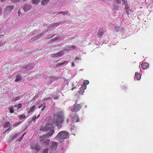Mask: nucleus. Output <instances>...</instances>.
<instances>
[{
	"instance_id": "26",
	"label": "nucleus",
	"mask_w": 153,
	"mask_h": 153,
	"mask_svg": "<svg viewBox=\"0 0 153 153\" xmlns=\"http://www.w3.org/2000/svg\"><path fill=\"white\" fill-rule=\"evenodd\" d=\"M5 42L2 41L0 42V47L3 46L5 44Z\"/></svg>"
},
{
	"instance_id": "61",
	"label": "nucleus",
	"mask_w": 153,
	"mask_h": 153,
	"mask_svg": "<svg viewBox=\"0 0 153 153\" xmlns=\"http://www.w3.org/2000/svg\"><path fill=\"white\" fill-rule=\"evenodd\" d=\"M59 61V60H58L57 61V62H58Z\"/></svg>"
},
{
	"instance_id": "46",
	"label": "nucleus",
	"mask_w": 153,
	"mask_h": 153,
	"mask_svg": "<svg viewBox=\"0 0 153 153\" xmlns=\"http://www.w3.org/2000/svg\"><path fill=\"white\" fill-rule=\"evenodd\" d=\"M72 65L73 66H74V62H72Z\"/></svg>"
},
{
	"instance_id": "9",
	"label": "nucleus",
	"mask_w": 153,
	"mask_h": 153,
	"mask_svg": "<svg viewBox=\"0 0 153 153\" xmlns=\"http://www.w3.org/2000/svg\"><path fill=\"white\" fill-rule=\"evenodd\" d=\"M31 8V6L29 4H25L24 5L23 8L24 10L25 11H27L30 10Z\"/></svg>"
},
{
	"instance_id": "23",
	"label": "nucleus",
	"mask_w": 153,
	"mask_h": 153,
	"mask_svg": "<svg viewBox=\"0 0 153 153\" xmlns=\"http://www.w3.org/2000/svg\"><path fill=\"white\" fill-rule=\"evenodd\" d=\"M9 109H10V112L11 113H13L14 111V108H13V106H11V107Z\"/></svg>"
},
{
	"instance_id": "12",
	"label": "nucleus",
	"mask_w": 153,
	"mask_h": 153,
	"mask_svg": "<svg viewBox=\"0 0 153 153\" xmlns=\"http://www.w3.org/2000/svg\"><path fill=\"white\" fill-rule=\"evenodd\" d=\"M14 8V6L13 5H9L6 8L5 10L7 12H10Z\"/></svg>"
},
{
	"instance_id": "28",
	"label": "nucleus",
	"mask_w": 153,
	"mask_h": 153,
	"mask_svg": "<svg viewBox=\"0 0 153 153\" xmlns=\"http://www.w3.org/2000/svg\"><path fill=\"white\" fill-rule=\"evenodd\" d=\"M83 83L85 85H87L89 84V81L87 80H85L84 81Z\"/></svg>"
},
{
	"instance_id": "1",
	"label": "nucleus",
	"mask_w": 153,
	"mask_h": 153,
	"mask_svg": "<svg viewBox=\"0 0 153 153\" xmlns=\"http://www.w3.org/2000/svg\"><path fill=\"white\" fill-rule=\"evenodd\" d=\"M53 122H52L51 123H48L45 126H42L41 127L40 129L41 131H50L47 134L41 137V140L42 139H44L45 138L49 137L53 135L54 131L53 126Z\"/></svg>"
},
{
	"instance_id": "47",
	"label": "nucleus",
	"mask_w": 153,
	"mask_h": 153,
	"mask_svg": "<svg viewBox=\"0 0 153 153\" xmlns=\"http://www.w3.org/2000/svg\"><path fill=\"white\" fill-rule=\"evenodd\" d=\"M43 108H43V109H44L45 108V107H46V106H45V105H44L43 106Z\"/></svg>"
},
{
	"instance_id": "40",
	"label": "nucleus",
	"mask_w": 153,
	"mask_h": 153,
	"mask_svg": "<svg viewBox=\"0 0 153 153\" xmlns=\"http://www.w3.org/2000/svg\"><path fill=\"white\" fill-rule=\"evenodd\" d=\"M41 36V35L40 34H39L38 35V36H37L35 37V38H36V39H38V36Z\"/></svg>"
},
{
	"instance_id": "43",
	"label": "nucleus",
	"mask_w": 153,
	"mask_h": 153,
	"mask_svg": "<svg viewBox=\"0 0 153 153\" xmlns=\"http://www.w3.org/2000/svg\"><path fill=\"white\" fill-rule=\"evenodd\" d=\"M36 119V116L34 117L33 118V121H34V120H35Z\"/></svg>"
},
{
	"instance_id": "45",
	"label": "nucleus",
	"mask_w": 153,
	"mask_h": 153,
	"mask_svg": "<svg viewBox=\"0 0 153 153\" xmlns=\"http://www.w3.org/2000/svg\"><path fill=\"white\" fill-rule=\"evenodd\" d=\"M79 59V58L78 57H76L75 59V60L76 61V60H78Z\"/></svg>"
},
{
	"instance_id": "2",
	"label": "nucleus",
	"mask_w": 153,
	"mask_h": 153,
	"mask_svg": "<svg viewBox=\"0 0 153 153\" xmlns=\"http://www.w3.org/2000/svg\"><path fill=\"white\" fill-rule=\"evenodd\" d=\"M55 116L56 120H54L53 122H50V123L53 122V124L54 123L57 126H59L64 121V117L63 114L62 112H59L56 114Z\"/></svg>"
},
{
	"instance_id": "18",
	"label": "nucleus",
	"mask_w": 153,
	"mask_h": 153,
	"mask_svg": "<svg viewBox=\"0 0 153 153\" xmlns=\"http://www.w3.org/2000/svg\"><path fill=\"white\" fill-rule=\"evenodd\" d=\"M35 108V106L34 105H33L32 107L30 109V110L28 111V113H29L33 112Z\"/></svg>"
},
{
	"instance_id": "55",
	"label": "nucleus",
	"mask_w": 153,
	"mask_h": 153,
	"mask_svg": "<svg viewBox=\"0 0 153 153\" xmlns=\"http://www.w3.org/2000/svg\"><path fill=\"white\" fill-rule=\"evenodd\" d=\"M69 119H68L67 120V122H68V121H69Z\"/></svg>"
},
{
	"instance_id": "56",
	"label": "nucleus",
	"mask_w": 153,
	"mask_h": 153,
	"mask_svg": "<svg viewBox=\"0 0 153 153\" xmlns=\"http://www.w3.org/2000/svg\"><path fill=\"white\" fill-rule=\"evenodd\" d=\"M55 24H56V25L58 24V25H59V23H58V22L57 23H56Z\"/></svg>"
},
{
	"instance_id": "29",
	"label": "nucleus",
	"mask_w": 153,
	"mask_h": 153,
	"mask_svg": "<svg viewBox=\"0 0 153 153\" xmlns=\"http://www.w3.org/2000/svg\"><path fill=\"white\" fill-rule=\"evenodd\" d=\"M114 29L116 31H118L120 30V27L119 26H117L114 27Z\"/></svg>"
},
{
	"instance_id": "33",
	"label": "nucleus",
	"mask_w": 153,
	"mask_h": 153,
	"mask_svg": "<svg viewBox=\"0 0 153 153\" xmlns=\"http://www.w3.org/2000/svg\"><path fill=\"white\" fill-rule=\"evenodd\" d=\"M81 88H82L84 90H85L86 88V86L85 85H82Z\"/></svg>"
},
{
	"instance_id": "4",
	"label": "nucleus",
	"mask_w": 153,
	"mask_h": 153,
	"mask_svg": "<svg viewBox=\"0 0 153 153\" xmlns=\"http://www.w3.org/2000/svg\"><path fill=\"white\" fill-rule=\"evenodd\" d=\"M82 103L74 104L73 105V108L71 109V111L72 112L78 111L82 108Z\"/></svg>"
},
{
	"instance_id": "7",
	"label": "nucleus",
	"mask_w": 153,
	"mask_h": 153,
	"mask_svg": "<svg viewBox=\"0 0 153 153\" xmlns=\"http://www.w3.org/2000/svg\"><path fill=\"white\" fill-rule=\"evenodd\" d=\"M40 141H42L44 144L47 145L49 144V142H50V140L46 138H45L44 139L41 140V138H40Z\"/></svg>"
},
{
	"instance_id": "41",
	"label": "nucleus",
	"mask_w": 153,
	"mask_h": 153,
	"mask_svg": "<svg viewBox=\"0 0 153 153\" xmlns=\"http://www.w3.org/2000/svg\"><path fill=\"white\" fill-rule=\"evenodd\" d=\"M44 105V104H41L39 107V108H40L41 107H43Z\"/></svg>"
},
{
	"instance_id": "31",
	"label": "nucleus",
	"mask_w": 153,
	"mask_h": 153,
	"mask_svg": "<svg viewBox=\"0 0 153 153\" xmlns=\"http://www.w3.org/2000/svg\"><path fill=\"white\" fill-rule=\"evenodd\" d=\"M25 134V133H24L21 136V137L20 138V139L18 140L19 141H21L22 139V138H23L24 136V135Z\"/></svg>"
},
{
	"instance_id": "5",
	"label": "nucleus",
	"mask_w": 153,
	"mask_h": 153,
	"mask_svg": "<svg viewBox=\"0 0 153 153\" xmlns=\"http://www.w3.org/2000/svg\"><path fill=\"white\" fill-rule=\"evenodd\" d=\"M57 146V144L56 142L53 141L51 142L49 147V150H50L52 152H53L56 149Z\"/></svg>"
},
{
	"instance_id": "15",
	"label": "nucleus",
	"mask_w": 153,
	"mask_h": 153,
	"mask_svg": "<svg viewBox=\"0 0 153 153\" xmlns=\"http://www.w3.org/2000/svg\"><path fill=\"white\" fill-rule=\"evenodd\" d=\"M49 0H42L41 4L42 5H45L48 3Z\"/></svg>"
},
{
	"instance_id": "59",
	"label": "nucleus",
	"mask_w": 153,
	"mask_h": 153,
	"mask_svg": "<svg viewBox=\"0 0 153 153\" xmlns=\"http://www.w3.org/2000/svg\"><path fill=\"white\" fill-rule=\"evenodd\" d=\"M43 110H44V109H43V108H42V111Z\"/></svg>"
},
{
	"instance_id": "51",
	"label": "nucleus",
	"mask_w": 153,
	"mask_h": 153,
	"mask_svg": "<svg viewBox=\"0 0 153 153\" xmlns=\"http://www.w3.org/2000/svg\"><path fill=\"white\" fill-rule=\"evenodd\" d=\"M14 107H17V105H14Z\"/></svg>"
},
{
	"instance_id": "44",
	"label": "nucleus",
	"mask_w": 153,
	"mask_h": 153,
	"mask_svg": "<svg viewBox=\"0 0 153 153\" xmlns=\"http://www.w3.org/2000/svg\"><path fill=\"white\" fill-rule=\"evenodd\" d=\"M117 2L118 3H121V0H117Z\"/></svg>"
},
{
	"instance_id": "49",
	"label": "nucleus",
	"mask_w": 153,
	"mask_h": 153,
	"mask_svg": "<svg viewBox=\"0 0 153 153\" xmlns=\"http://www.w3.org/2000/svg\"><path fill=\"white\" fill-rule=\"evenodd\" d=\"M11 130V128H9L7 129V131H10Z\"/></svg>"
},
{
	"instance_id": "60",
	"label": "nucleus",
	"mask_w": 153,
	"mask_h": 153,
	"mask_svg": "<svg viewBox=\"0 0 153 153\" xmlns=\"http://www.w3.org/2000/svg\"><path fill=\"white\" fill-rule=\"evenodd\" d=\"M57 38H56V39H55V40H57Z\"/></svg>"
},
{
	"instance_id": "50",
	"label": "nucleus",
	"mask_w": 153,
	"mask_h": 153,
	"mask_svg": "<svg viewBox=\"0 0 153 153\" xmlns=\"http://www.w3.org/2000/svg\"><path fill=\"white\" fill-rule=\"evenodd\" d=\"M3 35H1L0 36V38H2L3 37Z\"/></svg>"
},
{
	"instance_id": "58",
	"label": "nucleus",
	"mask_w": 153,
	"mask_h": 153,
	"mask_svg": "<svg viewBox=\"0 0 153 153\" xmlns=\"http://www.w3.org/2000/svg\"><path fill=\"white\" fill-rule=\"evenodd\" d=\"M54 99H56V97H54Z\"/></svg>"
},
{
	"instance_id": "16",
	"label": "nucleus",
	"mask_w": 153,
	"mask_h": 153,
	"mask_svg": "<svg viewBox=\"0 0 153 153\" xmlns=\"http://www.w3.org/2000/svg\"><path fill=\"white\" fill-rule=\"evenodd\" d=\"M11 125L10 123L9 122H6L4 125V126L5 128L10 127Z\"/></svg>"
},
{
	"instance_id": "38",
	"label": "nucleus",
	"mask_w": 153,
	"mask_h": 153,
	"mask_svg": "<svg viewBox=\"0 0 153 153\" xmlns=\"http://www.w3.org/2000/svg\"><path fill=\"white\" fill-rule=\"evenodd\" d=\"M50 99H51V98H50L48 97H47V98H44L43 100H50Z\"/></svg>"
},
{
	"instance_id": "27",
	"label": "nucleus",
	"mask_w": 153,
	"mask_h": 153,
	"mask_svg": "<svg viewBox=\"0 0 153 153\" xmlns=\"http://www.w3.org/2000/svg\"><path fill=\"white\" fill-rule=\"evenodd\" d=\"M67 64V63L66 61H65L63 62H62L61 63H60V65L61 66H65V65Z\"/></svg>"
},
{
	"instance_id": "53",
	"label": "nucleus",
	"mask_w": 153,
	"mask_h": 153,
	"mask_svg": "<svg viewBox=\"0 0 153 153\" xmlns=\"http://www.w3.org/2000/svg\"><path fill=\"white\" fill-rule=\"evenodd\" d=\"M23 68H25L26 69L28 68V67H27V66H26L25 67H23Z\"/></svg>"
},
{
	"instance_id": "52",
	"label": "nucleus",
	"mask_w": 153,
	"mask_h": 153,
	"mask_svg": "<svg viewBox=\"0 0 153 153\" xmlns=\"http://www.w3.org/2000/svg\"><path fill=\"white\" fill-rule=\"evenodd\" d=\"M40 116V114H39V115H38V116H37V118H38Z\"/></svg>"
},
{
	"instance_id": "32",
	"label": "nucleus",
	"mask_w": 153,
	"mask_h": 153,
	"mask_svg": "<svg viewBox=\"0 0 153 153\" xmlns=\"http://www.w3.org/2000/svg\"><path fill=\"white\" fill-rule=\"evenodd\" d=\"M18 135L19 134L18 133H16L13 136V139H14L16 138L18 136Z\"/></svg>"
},
{
	"instance_id": "13",
	"label": "nucleus",
	"mask_w": 153,
	"mask_h": 153,
	"mask_svg": "<svg viewBox=\"0 0 153 153\" xmlns=\"http://www.w3.org/2000/svg\"><path fill=\"white\" fill-rule=\"evenodd\" d=\"M149 65L147 63H144L141 65V67L142 69L145 70L148 68Z\"/></svg>"
},
{
	"instance_id": "21",
	"label": "nucleus",
	"mask_w": 153,
	"mask_h": 153,
	"mask_svg": "<svg viewBox=\"0 0 153 153\" xmlns=\"http://www.w3.org/2000/svg\"><path fill=\"white\" fill-rule=\"evenodd\" d=\"M19 118L21 120L25 118L26 116L25 115L22 114L20 116H19Z\"/></svg>"
},
{
	"instance_id": "14",
	"label": "nucleus",
	"mask_w": 153,
	"mask_h": 153,
	"mask_svg": "<svg viewBox=\"0 0 153 153\" xmlns=\"http://www.w3.org/2000/svg\"><path fill=\"white\" fill-rule=\"evenodd\" d=\"M141 78V75L140 74L137 72L135 74V79H137V80H139Z\"/></svg>"
},
{
	"instance_id": "54",
	"label": "nucleus",
	"mask_w": 153,
	"mask_h": 153,
	"mask_svg": "<svg viewBox=\"0 0 153 153\" xmlns=\"http://www.w3.org/2000/svg\"><path fill=\"white\" fill-rule=\"evenodd\" d=\"M1 10L0 8V13H1Z\"/></svg>"
},
{
	"instance_id": "8",
	"label": "nucleus",
	"mask_w": 153,
	"mask_h": 153,
	"mask_svg": "<svg viewBox=\"0 0 153 153\" xmlns=\"http://www.w3.org/2000/svg\"><path fill=\"white\" fill-rule=\"evenodd\" d=\"M31 149L36 150V152H38L40 150L39 146L37 144H34L32 146Z\"/></svg>"
},
{
	"instance_id": "37",
	"label": "nucleus",
	"mask_w": 153,
	"mask_h": 153,
	"mask_svg": "<svg viewBox=\"0 0 153 153\" xmlns=\"http://www.w3.org/2000/svg\"><path fill=\"white\" fill-rule=\"evenodd\" d=\"M43 153H48V150L47 149L43 151Z\"/></svg>"
},
{
	"instance_id": "39",
	"label": "nucleus",
	"mask_w": 153,
	"mask_h": 153,
	"mask_svg": "<svg viewBox=\"0 0 153 153\" xmlns=\"http://www.w3.org/2000/svg\"><path fill=\"white\" fill-rule=\"evenodd\" d=\"M61 66L60 65V63H58V64H57L56 65V67H59Z\"/></svg>"
},
{
	"instance_id": "34",
	"label": "nucleus",
	"mask_w": 153,
	"mask_h": 153,
	"mask_svg": "<svg viewBox=\"0 0 153 153\" xmlns=\"http://www.w3.org/2000/svg\"><path fill=\"white\" fill-rule=\"evenodd\" d=\"M57 54H56V53H54V54H51V56L54 57H57Z\"/></svg>"
},
{
	"instance_id": "25",
	"label": "nucleus",
	"mask_w": 153,
	"mask_h": 153,
	"mask_svg": "<svg viewBox=\"0 0 153 153\" xmlns=\"http://www.w3.org/2000/svg\"><path fill=\"white\" fill-rule=\"evenodd\" d=\"M69 13V11H63V12H61L60 13H62L64 15L67 14H68V13Z\"/></svg>"
},
{
	"instance_id": "20",
	"label": "nucleus",
	"mask_w": 153,
	"mask_h": 153,
	"mask_svg": "<svg viewBox=\"0 0 153 153\" xmlns=\"http://www.w3.org/2000/svg\"><path fill=\"white\" fill-rule=\"evenodd\" d=\"M56 54H57V57H58L60 56L62 54H63V52L62 51H60L59 52L56 53Z\"/></svg>"
},
{
	"instance_id": "17",
	"label": "nucleus",
	"mask_w": 153,
	"mask_h": 153,
	"mask_svg": "<svg viewBox=\"0 0 153 153\" xmlns=\"http://www.w3.org/2000/svg\"><path fill=\"white\" fill-rule=\"evenodd\" d=\"M40 0H32L31 1L33 4H38L40 2Z\"/></svg>"
},
{
	"instance_id": "10",
	"label": "nucleus",
	"mask_w": 153,
	"mask_h": 153,
	"mask_svg": "<svg viewBox=\"0 0 153 153\" xmlns=\"http://www.w3.org/2000/svg\"><path fill=\"white\" fill-rule=\"evenodd\" d=\"M72 121L74 122H78L79 121V118L77 115L72 117Z\"/></svg>"
},
{
	"instance_id": "22",
	"label": "nucleus",
	"mask_w": 153,
	"mask_h": 153,
	"mask_svg": "<svg viewBox=\"0 0 153 153\" xmlns=\"http://www.w3.org/2000/svg\"><path fill=\"white\" fill-rule=\"evenodd\" d=\"M84 92V90L82 88L80 87L79 90V93L81 94L83 93Z\"/></svg>"
},
{
	"instance_id": "30",
	"label": "nucleus",
	"mask_w": 153,
	"mask_h": 153,
	"mask_svg": "<svg viewBox=\"0 0 153 153\" xmlns=\"http://www.w3.org/2000/svg\"><path fill=\"white\" fill-rule=\"evenodd\" d=\"M21 123V122H19L18 123H16V124H14L13 125V127H16L17 126H19V125H20Z\"/></svg>"
},
{
	"instance_id": "11",
	"label": "nucleus",
	"mask_w": 153,
	"mask_h": 153,
	"mask_svg": "<svg viewBox=\"0 0 153 153\" xmlns=\"http://www.w3.org/2000/svg\"><path fill=\"white\" fill-rule=\"evenodd\" d=\"M76 48V47L74 45L72 46L71 47L67 46L65 47V49L66 51H68L71 49H75Z\"/></svg>"
},
{
	"instance_id": "35",
	"label": "nucleus",
	"mask_w": 153,
	"mask_h": 153,
	"mask_svg": "<svg viewBox=\"0 0 153 153\" xmlns=\"http://www.w3.org/2000/svg\"><path fill=\"white\" fill-rule=\"evenodd\" d=\"M114 9L116 10H118V7L117 6H116V5H114Z\"/></svg>"
},
{
	"instance_id": "24",
	"label": "nucleus",
	"mask_w": 153,
	"mask_h": 153,
	"mask_svg": "<svg viewBox=\"0 0 153 153\" xmlns=\"http://www.w3.org/2000/svg\"><path fill=\"white\" fill-rule=\"evenodd\" d=\"M126 0H122V4L123 5H125V7H126V8L127 9H128L127 8V7L126 5Z\"/></svg>"
},
{
	"instance_id": "42",
	"label": "nucleus",
	"mask_w": 153,
	"mask_h": 153,
	"mask_svg": "<svg viewBox=\"0 0 153 153\" xmlns=\"http://www.w3.org/2000/svg\"><path fill=\"white\" fill-rule=\"evenodd\" d=\"M20 1V0H13V2H17L18 1Z\"/></svg>"
},
{
	"instance_id": "48",
	"label": "nucleus",
	"mask_w": 153,
	"mask_h": 153,
	"mask_svg": "<svg viewBox=\"0 0 153 153\" xmlns=\"http://www.w3.org/2000/svg\"><path fill=\"white\" fill-rule=\"evenodd\" d=\"M43 108H43V109H44L45 108V107H46V106H45V105H44L43 106Z\"/></svg>"
},
{
	"instance_id": "6",
	"label": "nucleus",
	"mask_w": 153,
	"mask_h": 153,
	"mask_svg": "<svg viewBox=\"0 0 153 153\" xmlns=\"http://www.w3.org/2000/svg\"><path fill=\"white\" fill-rule=\"evenodd\" d=\"M105 32V30L102 28L99 29L98 32L97 33V35H98V37L99 38L101 37L102 36Z\"/></svg>"
},
{
	"instance_id": "57",
	"label": "nucleus",
	"mask_w": 153,
	"mask_h": 153,
	"mask_svg": "<svg viewBox=\"0 0 153 153\" xmlns=\"http://www.w3.org/2000/svg\"><path fill=\"white\" fill-rule=\"evenodd\" d=\"M74 88H72V89H71V90H73V89H74Z\"/></svg>"
},
{
	"instance_id": "19",
	"label": "nucleus",
	"mask_w": 153,
	"mask_h": 153,
	"mask_svg": "<svg viewBox=\"0 0 153 153\" xmlns=\"http://www.w3.org/2000/svg\"><path fill=\"white\" fill-rule=\"evenodd\" d=\"M21 79V77L20 76H17L15 80V81L16 82H18Z\"/></svg>"
},
{
	"instance_id": "3",
	"label": "nucleus",
	"mask_w": 153,
	"mask_h": 153,
	"mask_svg": "<svg viewBox=\"0 0 153 153\" xmlns=\"http://www.w3.org/2000/svg\"><path fill=\"white\" fill-rule=\"evenodd\" d=\"M69 135L68 132L65 131L60 132L56 137V139L58 140H63L68 138Z\"/></svg>"
},
{
	"instance_id": "36",
	"label": "nucleus",
	"mask_w": 153,
	"mask_h": 153,
	"mask_svg": "<svg viewBox=\"0 0 153 153\" xmlns=\"http://www.w3.org/2000/svg\"><path fill=\"white\" fill-rule=\"evenodd\" d=\"M22 107V104H19L18 105H17V107L19 108H21Z\"/></svg>"
}]
</instances>
